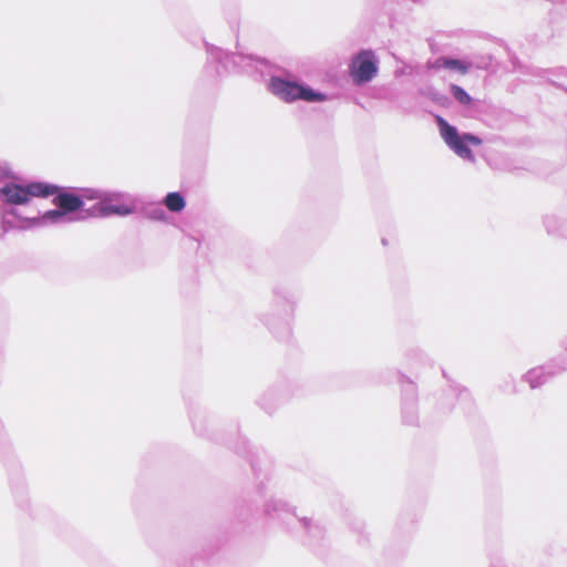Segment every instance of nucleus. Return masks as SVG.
I'll list each match as a JSON object with an SVG mask.
<instances>
[{"label":"nucleus","instance_id":"obj_1","mask_svg":"<svg viewBox=\"0 0 567 567\" xmlns=\"http://www.w3.org/2000/svg\"><path fill=\"white\" fill-rule=\"evenodd\" d=\"M58 192V186L45 182L17 183L0 181V200L13 206L29 205L33 198H48Z\"/></svg>","mask_w":567,"mask_h":567},{"label":"nucleus","instance_id":"obj_2","mask_svg":"<svg viewBox=\"0 0 567 567\" xmlns=\"http://www.w3.org/2000/svg\"><path fill=\"white\" fill-rule=\"evenodd\" d=\"M437 125L442 140L456 156L470 163L476 162L475 148L483 144L481 137L471 133H460L442 117H437Z\"/></svg>","mask_w":567,"mask_h":567},{"label":"nucleus","instance_id":"obj_3","mask_svg":"<svg viewBox=\"0 0 567 567\" xmlns=\"http://www.w3.org/2000/svg\"><path fill=\"white\" fill-rule=\"evenodd\" d=\"M268 90L281 101L291 103L301 100L310 103L324 102L327 95L309 85L282 79L280 76H271L268 82Z\"/></svg>","mask_w":567,"mask_h":567},{"label":"nucleus","instance_id":"obj_4","mask_svg":"<svg viewBox=\"0 0 567 567\" xmlns=\"http://www.w3.org/2000/svg\"><path fill=\"white\" fill-rule=\"evenodd\" d=\"M135 212L134 200L120 192H105L101 203L93 206L91 216H127Z\"/></svg>","mask_w":567,"mask_h":567},{"label":"nucleus","instance_id":"obj_5","mask_svg":"<svg viewBox=\"0 0 567 567\" xmlns=\"http://www.w3.org/2000/svg\"><path fill=\"white\" fill-rule=\"evenodd\" d=\"M353 83L361 85L370 82L378 73V62L372 51H361L354 55L349 65Z\"/></svg>","mask_w":567,"mask_h":567},{"label":"nucleus","instance_id":"obj_6","mask_svg":"<svg viewBox=\"0 0 567 567\" xmlns=\"http://www.w3.org/2000/svg\"><path fill=\"white\" fill-rule=\"evenodd\" d=\"M53 204L69 218L71 223L80 221L85 218L81 213L83 208V199L73 193L56 192Z\"/></svg>","mask_w":567,"mask_h":567},{"label":"nucleus","instance_id":"obj_7","mask_svg":"<svg viewBox=\"0 0 567 567\" xmlns=\"http://www.w3.org/2000/svg\"><path fill=\"white\" fill-rule=\"evenodd\" d=\"M20 228L22 229L71 223L58 207L55 209L47 210L42 215L20 218Z\"/></svg>","mask_w":567,"mask_h":567},{"label":"nucleus","instance_id":"obj_8","mask_svg":"<svg viewBox=\"0 0 567 567\" xmlns=\"http://www.w3.org/2000/svg\"><path fill=\"white\" fill-rule=\"evenodd\" d=\"M163 203L172 213H179L186 207V200L184 196L178 192L168 193L165 196Z\"/></svg>","mask_w":567,"mask_h":567},{"label":"nucleus","instance_id":"obj_9","mask_svg":"<svg viewBox=\"0 0 567 567\" xmlns=\"http://www.w3.org/2000/svg\"><path fill=\"white\" fill-rule=\"evenodd\" d=\"M435 66L437 69H444L450 72L460 73V74H464L468 70V66L465 63H463L458 60H449V59L437 60L435 63Z\"/></svg>","mask_w":567,"mask_h":567},{"label":"nucleus","instance_id":"obj_10","mask_svg":"<svg viewBox=\"0 0 567 567\" xmlns=\"http://www.w3.org/2000/svg\"><path fill=\"white\" fill-rule=\"evenodd\" d=\"M525 379L532 388H537L545 382L546 375L543 368H534L526 373Z\"/></svg>","mask_w":567,"mask_h":567},{"label":"nucleus","instance_id":"obj_11","mask_svg":"<svg viewBox=\"0 0 567 567\" xmlns=\"http://www.w3.org/2000/svg\"><path fill=\"white\" fill-rule=\"evenodd\" d=\"M451 93L454 99L462 105H470L472 102V97L458 85H452Z\"/></svg>","mask_w":567,"mask_h":567},{"label":"nucleus","instance_id":"obj_12","mask_svg":"<svg viewBox=\"0 0 567 567\" xmlns=\"http://www.w3.org/2000/svg\"><path fill=\"white\" fill-rule=\"evenodd\" d=\"M105 192L99 190V189H83L81 195H79L83 203L85 200H96L97 203L102 202V198L104 196Z\"/></svg>","mask_w":567,"mask_h":567},{"label":"nucleus","instance_id":"obj_13","mask_svg":"<svg viewBox=\"0 0 567 567\" xmlns=\"http://www.w3.org/2000/svg\"><path fill=\"white\" fill-rule=\"evenodd\" d=\"M152 218L157 220H164L165 219V213L163 210H157L152 215Z\"/></svg>","mask_w":567,"mask_h":567}]
</instances>
